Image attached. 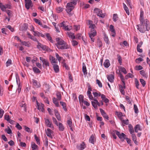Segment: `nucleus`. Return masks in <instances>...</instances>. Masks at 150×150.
Segmentation results:
<instances>
[{
    "mask_svg": "<svg viewBox=\"0 0 150 150\" xmlns=\"http://www.w3.org/2000/svg\"><path fill=\"white\" fill-rule=\"evenodd\" d=\"M37 48L39 50L40 49V48H41L43 50L47 52H50L52 51V50L48 47L41 44L39 42H38V44L37 45Z\"/></svg>",
    "mask_w": 150,
    "mask_h": 150,
    "instance_id": "3",
    "label": "nucleus"
},
{
    "mask_svg": "<svg viewBox=\"0 0 150 150\" xmlns=\"http://www.w3.org/2000/svg\"><path fill=\"white\" fill-rule=\"evenodd\" d=\"M50 59L52 64L56 63L55 58L52 56L51 55L50 56Z\"/></svg>",
    "mask_w": 150,
    "mask_h": 150,
    "instance_id": "36",
    "label": "nucleus"
},
{
    "mask_svg": "<svg viewBox=\"0 0 150 150\" xmlns=\"http://www.w3.org/2000/svg\"><path fill=\"white\" fill-rule=\"evenodd\" d=\"M43 142L44 145L45 147H47L48 145V141L47 138V137H44Z\"/></svg>",
    "mask_w": 150,
    "mask_h": 150,
    "instance_id": "37",
    "label": "nucleus"
},
{
    "mask_svg": "<svg viewBox=\"0 0 150 150\" xmlns=\"http://www.w3.org/2000/svg\"><path fill=\"white\" fill-rule=\"evenodd\" d=\"M60 104L62 106L63 108L64 111H67V108L66 107V103L62 101H60Z\"/></svg>",
    "mask_w": 150,
    "mask_h": 150,
    "instance_id": "28",
    "label": "nucleus"
},
{
    "mask_svg": "<svg viewBox=\"0 0 150 150\" xmlns=\"http://www.w3.org/2000/svg\"><path fill=\"white\" fill-rule=\"evenodd\" d=\"M88 24L89 25V28H91V31H92V30H95L94 29V28L95 27V25L93 23V21L91 20H88Z\"/></svg>",
    "mask_w": 150,
    "mask_h": 150,
    "instance_id": "18",
    "label": "nucleus"
},
{
    "mask_svg": "<svg viewBox=\"0 0 150 150\" xmlns=\"http://www.w3.org/2000/svg\"><path fill=\"white\" fill-rule=\"evenodd\" d=\"M36 103L38 106V109L42 112H44L45 109L44 107L45 106L44 105L41 103H39L37 100H36Z\"/></svg>",
    "mask_w": 150,
    "mask_h": 150,
    "instance_id": "9",
    "label": "nucleus"
},
{
    "mask_svg": "<svg viewBox=\"0 0 150 150\" xmlns=\"http://www.w3.org/2000/svg\"><path fill=\"white\" fill-rule=\"evenodd\" d=\"M119 76L120 77V79L122 81V82L123 84H125V79L124 77L122 75V74L120 72L119 74Z\"/></svg>",
    "mask_w": 150,
    "mask_h": 150,
    "instance_id": "42",
    "label": "nucleus"
},
{
    "mask_svg": "<svg viewBox=\"0 0 150 150\" xmlns=\"http://www.w3.org/2000/svg\"><path fill=\"white\" fill-rule=\"evenodd\" d=\"M87 95L88 96L89 99L91 100H93V97L92 95L91 94V92L87 91Z\"/></svg>",
    "mask_w": 150,
    "mask_h": 150,
    "instance_id": "40",
    "label": "nucleus"
},
{
    "mask_svg": "<svg viewBox=\"0 0 150 150\" xmlns=\"http://www.w3.org/2000/svg\"><path fill=\"white\" fill-rule=\"evenodd\" d=\"M67 123L68 125L69 126V127H71L72 126V123L71 120H68L67 121Z\"/></svg>",
    "mask_w": 150,
    "mask_h": 150,
    "instance_id": "63",
    "label": "nucleus"
},
{
    "mask_svg": "<svg viewBox=\"0 0 150 150\" xmlns=\"http://www.w3.org/2000/svg\"><path fill=\"white\" fill-rule=\"evenodd\" d=\"M134 112L136 113H138L139 112L137 106L135 104L134 105Z\"/></svg>",
    "mask_w": 150,
    "mask_h": 150,
    "instance_id": "52",
    "label": "nucleus"
},
{
    "mask_svg": "<svg viewBox=\"0 0 150 150\" xmlns=\"http://www.w3.org/2000/svg\"><path fill=\"white\" fill-rule=\"evenodd\" d=\"M122 123L124 124L128 125L129 123V120L128 119L122 120Z\"/></svg>",
    "mask_w": 150,
    "mask_h": 150,
    "instance_id": "62",
    "label": "nucleus"
},
{
    "mask_svg": "<svg viewBox=\"0 0 150 150\" xmlns=\"http://www.w3.org/2000/svg\"><path fill=\"white\" fill-rule=\"evenodd\" d=\"M45 35L47 40L51 43H53V41L52 39V37L50 36V34L49 33H47Z\"/></svg>",
    "mask_w": 150,
    "mask_h": 150,
    "instance_id": "27",
    "label": "nucleus"
},
{
    "mask_svg": "<svg viewBox=\"0 0 150 150\" xmlns=\"http://www.w3.org/2000/svg\"><path fill=\"white\" fill-rule=\"evenodd\" d=\"M110 64L108 59H106L105 60L103 63V66H110Z\"/></svg>",
    "mask_w": 150,
    "mask_h": 150,
    "instance_id": "48",
    "label": "nucleus"
},
{
    "mask_svg": "<svg viewBox=\"0 0 150 150\" xmlns=\"http://www.w3.org/2000/svg\"><path fill=\"white\" fill-rule=\"evenodd\" d=\"M123 86L121 85L119 86V90L122 94L123 95H125V91L124 90V89H125L126 88L125 83V84H123Z\"/></svg>",
    "mask_w": 150,
    "mask_h": 150,
    "instance_id": "14",
    "label": "nucleus"
},
{
    "mask_svg": "<svg viewBox=\"0 0 150 150\" xmlns=\"http://www.w3.org/2000/svg\"><path fill=\"white\" fill-rule=\"evenodd\" d=\"M140 81L142 84L143 86H145L146 84V82L145 81L144 79H140Z\"/></svg>",
    "mask_w": 150,
    "mask_h": 150,
    "instance_id": "57",
    "label": "nucleus"
},
{
    "mask_svg": "<svg viewBox=\"0 0 150 150\" xmlns=\"http://www.w3.org/2000/svg\"><path fill=\"white\" fill-rule=\"evenodd\" d=\"M89 142L93 144L95 142V138L93 135H92L89 139Z\"/></svg>",
    "mask_w": 150,
    "mask_h": 150,
    "instance_id": "35",
    "label": "nucleus"
},
{
    "mask_svg": "<svg viewBox=\"0 0 150 150\" xmlns=\"http://www.w3.org/2000/svg\"><path fill=\"white\" fill-rule=\"evenodd\" d=\"M94 11L97 13V15L102 18L105 17V15L102 13V11L98 8H96L94 9Z\"/></svg>",
    "mask_w": 150,
    "mask_h": 150,
    "instance_id": "6",
    "label": "nucleus"
},
{
    "mask_svg": "<svg viewBox=\"0 0 150 150\" xmlns=\"http://www.w3.org/2000/svg\"><path fill=\"white\" fill-rule=\"evenodd\" d=\"M27 35H28V38L31 39L32 40L34 41H36L37 42L38 44V42H39L37 40V38H35V36H33L31 35L29 32L27 33Z\"/></svg>",
    "mask_w": 150,
    "mask_h": 150,
    "instance_id": "17",
    "label": "nucleus"
},
{
    "mask_svg": "<svg viewBox=\"0 0 150 150\" xmlns=\"http://www.w3.org/2000/svg\"><path fill=\"white\" fill-rule=\"evenodd\" d=\"M67 34L68 37L71 39H75V37L74 35V34L71 32H67Z\"/></svg>",
    "mask_w": 150,
    "mask_h": 150,
    "instance_id": "26",
    "label": "nucleus"
},
{
    "mask_svg": "<svg viewBox=\"0 0 150 150\" xmlns=\"http://www.w3.org/2000/svg\"><path fill=\"white\" fill-rule=\"evenodd\" d=\"M107 78L109 81L111 83H113L114 81V74L108 75L107 76Z\"/></svg>",
    "mask_w": 150,
    "mask_h": 150,
    "instance_id": "15",
    "label": "nucleus"
},
{
    "mask_svg": "<svg viewBox=\"0 0 150 150\" xmlns=\"http://www.w3.org/2000/svg\"><path fill=\"white\" fill-rule=\"evenodd\" d=\"M98 45L99 47H100L102 46V43L101 40L100 39H98Z\"/></svg>",
    "mask_w": 150,
    "mask_h": 150,
    "instance_id": "53",
    "label": "nucleus"
},
{
    "mask_svg": "<svg viewBox=\"0 0 150 150\" xmlns=\"http://www.w3.org/2000/svg\"><path fill=\"white\" fill-rule=\"evenodd\" d=\"M64 9V8L59 7L57 8V13H60L62 12Z\"/></svg>",
    "mask_w": 150,
    "mask_h": 150,
    "instance_id": "58",
    "label": "nucleus"
},
{
    "mask_svg": "<svg viewBox=\"0 0 150 150\" xmlns=\"http://www.w3.org/2000/svg\"><path fill=\"white\" fill-rule=\"evenodd\" d=\"M78 0H71V2L69 3L70 4L74 6L76 4Z\"/></svg>",
    "mask_w": 150,
    "mask_h": 150,
    "instance_id": "49",
    "label": "nucleus"
},
{
    "mask_svg": "<svg viewBox=\"0 0 150 150\" xmlns=\"http://www.w3.org/2000/svg\"><path fill=\"white\" fill-rule=\"evenodd\" d=\"M34 20L36 23L38 24L41 26H42V23L40 20L36 18H34Z\"/></svg>",
    "mask_w": 150,
    "mask_h": 150,
    "instance_id": "45",
    "label": "nucleus"
},
{
    "mask_svg": "<svg viewBox=\"0 0 150 150\" xmlns=\"http://www.w3.org/2000/svg\"><path fill=\"white\" fill-rule=\"evenodd\" d=\"M50 88V86L49 84H45L43 85V88L45 93L49 91Z\"/></svg>",
    "mask_w": 150,
    "mask_h": 150,
    "instance_id": "23",
    "label": "nucleus"
},
{
    "mask_svg": "<svg viewBox=\"0 0 150 150\" xmlns=\"http://www.w3.org/2000/svg\"><path fill=\"white\" fill-rule=\"evenodd\" d=\"M86 147V145L84 142H83L80 145L77 146V148L79 150H83Z\"/></svg>",
    "mask_w": 150,
    "mask_h": 150,
    "instance_id": "16",
    "label": "nucleus"
},
{
    "mask_svg": "<svg viewBox=\"0 0 150 150\" xmlns=\"http://www.w3.org/2000/svg\"><path fill=\"white\" fill-rule=\"evenodd\" d=\"M79 99L80 103L81 102L82 103L84 101L83 100V96L81 95H80L79 96Z\"/></svg>",
    "mask_w": 150,
    "mask_h": 150,
    "instance_id": "54",
    "label": "nucleus"
},
{
    "mask_svg": "<svg viewBox=\"0 0 150 150\" xmlns=\"http://www.w3.org/2000/svg\"><path fill=\"white\" fill-rule=\"evenodd\" d=\"M33 35L34 36L38 37L41 36L43 38H45V35L38 31H35L33 33Z\"/></svg>",
    "mask_w": 150,
    "mask_h": 150,
    "instance_id": "19",
    "label": "nucleus"
},
{
    "mask_svg": "<svg viewBox=\"0 0 150 150\" xmlns=\"http://www.w3.org/2000/svg\"><path fill=\"white\" fill-rule=\"evenodd\" d=\"M91 104L92 106L93 107H94L95 109H98L97 103H96L94 102L93 101H92Z\"/></svg>",
    "mask_w": 150,
    "mask_h": 150,
    "instance_id": "61",
    "label": "nucleus"
},
{
    "mask_svg": "<svg viewBox=\"0 0 150 150\" xmlns=\"http://www.w3.org/2000/svg\"><path fill=\"white\" fill-rule=\"evenodd\" d=\"M118 18V17L117 16V14H114L113 15V21L115 22H116Z\"/></svg>",
    "mask_w": 150,
    "mask_h": 150,
    "instance_id": "51",
    "label": "nucleus"
},
{
    "mask_svg": "<svg viewBox=\"0 0 150 150\" xmlns=\"http://www.w3.org/2000/svg\"><path fill=\"white\" fill-rule=\"evenodd\" d=\"M139 72L140 74L143 77L145 78H147L148 77L147 74L145 73V71L144 70H141Z\"/></svg>",
    "mask_w": 150,
    "mask_h": 150,
    "instance_id": "30",
    "label": "nucleus"
},
{
    "mask_svg": "<svg viewBox=\"0 0 150 150\" xmlns=\"http://www.w3.org/2000/svg\"><path fill=\"white\" fill-rule=\"evenodd\" d=\"M45 122L46 125L47 127H51L52 123L48 119H45Z\"/></svg>",
    "mask_w": 150,
    "mask_h": 150,
    "instance_id": "24",
    "label": "nucleus"
},
{
    "mask_svg": "<svg viewBox=\"0 0 150 150\" xmlns=\"http://www.w3.org/2000/svg\"><path fill=\"white\" fill-rule=\"evenodd\" d=\"M34 137L37 144L39 145L40 144V140L39 138L36 135H34Z\"/></svg>",
    "mask_w": 150,
    "mask_h": 150,
    "instance_id": "46",
    "label": "nucleus"
},
{
    "mask_svg": "<svg viewBox=\"0 0 150 150\" xmlns=\"http://www.w3.org/2000/svg\"><path fill=\"white\" fill-rule=\"evenodd\" d=\"M87 95L88 96L89 99L91 100H93V97L92 95L91 94V92L87 91Z\"/></svg>",
    "mask_w": 150,
    "mask_h": 150,
    "instance_id": "39",
    "label": "nucleus"
},
{
    "mask_svg": "<svg viewBox=\"0 0 150 150\" xmlns=\"http://www.w3.org/2000/svg\"><path fill=\"white\" fill-rule=\"evenodd\" d=\"M87 95L88 96L89 99L91 100H93V97L92 95L91 94V92L87 91Z\"/></svg>",
    "mask_w": 150,
    "mask_h": 150,
    "instance_id": "41",
    "label": "nucleus"
},
{
    "mask_svg": "<svg viewBox=\"0 0 150 150\" xmlns=\"http://www.w3.org/2000/svg\"><path fill=\"white\" fill-rule=\"evenodd\" d=\"M86 66H82V71L84 75H86L87 74Z\"/></svg>",
    "mask_w": 150,
    "mask_h": 150,
    "instance_id": "47",
    "label": "nucleus"
},
{
    "mask_svg": "<svg viewBox=\"0 0 150 150\" xmlns=\"http://www.w3.org/2000/svg\"><path fill=\"white\" fill-rule=\"evenodd\" d=\"M64 22L63 21L58 24V25L60 27H63V28L65 30L67 31H69L71 29V26H69L68 25L66 26L64 24Z\"/></svg>",
    "mask_w": 150,
    "mask_h": 150,
    "instance_id": "8",
    "label": "nucleus"
},
{
    "mask_svg": "<svg viewBox=\"0 0 150 150\" xmlns=\"http://www.w3.org/2000/svg\"><path fill=\"white\" fill-rule=\"evenodd\" d=\"M23 127H24L25 130L27 132L31 133L32 132V130L30 128L28 127H27L26 126H24Z\"/></svg>",
    "mask_w": 150,
    "mask_h": 150,
    "instance_id": "43",
    "label": "nucleus"
},
{
    "mask_svg": "<svg viewBox=\"0 0 150 150\" xmlns=\"http://www.w3.org/2000/svg\"><path fill=\"white\" fill-rule=\"evenodd\" d=\"M45 132L47 136L49 137H51L52 136V131L50 129H47L46 130H45Z\"/></svg>",
    "mask_w": 150,
    "mask_h": 150,
    "instance_id": "31",
    "label": "nucleus"
},
{
    "mask_svg": "<svg viewBox=\"0 0 150 150\" xmlns=\"http://www.w3.org/2000/svg\"><path fill=\"white\" fill-rule=\"evenodd\" d=\"M116 134L118 137L122 141H123L124 139L126 137V136L124 133H122L121 134L120 132L116 130H115Z\"/></svg>",
    "mask_w": 150,
    "mask_h": 150,
    "instance_id": "7",
    "label": "nucleus"
},
{
    "mask_svg": "<svg viewBox=\"0 0 150 150\" xmlns=\"http://www.w3.org/2000/svg\"><path fill=\"white\" fill-rule=\"evenodd\" d=\"M25 1L26 8L27 9H29L32 5V3L31 0H25Z\"/></svg>",
    "mask_w": 150,
    "mask_h": 150,
    "instance_id": "12",
    "label": "nucleus"
},
{
    "mask_svg": "<svg viewBox=\"0 0 150 150\" xmlns=\"http://www.w3.org/2000/svg\"><path fill=\"white\" fill-rule=\"evenodd\" d=\"M6 131L8 134H10L12 133L11 130L8 127L7 129L6 130Z\"/></svg>",
    "mask_w": 150,
    "mask_h": 150,
    "instance_id": "64",
    "label": "nucleus"
},
{
    "mask_svg": "<svg viewBox=\"0 0 150 150\" xmlns=\"http://www.w3.org/2000/svg\"><path fill=\"white\" fill-rule=\"evenodd\" d=\"M103 40L106 44L109 45L110 43L109 39L108 36L105 32L103 33Z\"/></svg>",
    "mask_w": 150,
    "mask_h": 150,
    "instance_id": "13",
    "label": "nucleus"
},
{
    "mask_svg": "<svg viewBox=\"0 0 150 150\" xmlns=\"http://www.w3.org/2000/svg\"><path fill=\"white\" fill-rule=\"evenodd\" d=\"M68 3L66 6V11L69 14V13L74 8V6Z\"/></svg>",
    "mask_w": 150,
    "mask_h": 150,
    "instance_id": "10",
    "label": "nucleus"
},
{
    "mask_svg": "<svg viewBox=\"0 0 150 150\" xmlns=\"http://www.w3.org/2000/svg\"><path fill=\"white\" fill-rule=\"evenodd\" d=\"M119 71H120L125 74L127 73L126 69L122 66H120V67L119 68Z\"/></svg>",
    "mask_w": 150,
    "mask_h": 150,
    "instance_id": "34",
    "label": "nucleus"
},
{
    "mask_svg": "<svg viewBox=\"0 0 150 150\" xmlns=\"http://www.w3.org/2000/svg\"><path fill=\"white\" fill-rule=\"evenodd\" d=\"M21 43L22 45L27 47H29L30 45V43L29 41L26 42L22 41Z\"/></svg>",
    "mask_w": 150,
    "mask_h": 150,
    "instance_id": "29",
    "label": "nucleus"
},
{
    "mask_svg": "<svg viewBox=\"0 0 150 150\" xmlns=\"http://www.w3.org/2000/svg\"><path fill=\"white\" fill-rule=\"evenodd\" d=\"M123 6L124 8L126 11V13L128 15H129V12L128 8L125 4L124 3H123Z\"/></svg>",
    "mask_w": 150,
    "mask_h": 150,
    "instance_id": "33",
    "label": "nucleus"
},
{
    "mask_svg": "<svg viewBox=\"0 0 150 150\" xmlns=\"http://www.w3.org/2000/svg\"><path fill=\"white\" fill-rule=\"evenodd\" d=\"M57 126L58 127L59 130L60 131H63L64 129V125L61 123L59 122L58 124L57 122Z\"/></svg>",
    "mask_w": 150,
    "mask_h": 150,
    "instance_id": "20",
    "label": "nucleus"
},
{
    "mask_svg": "<svg viewBox=\"0 0 150 150\" xmlns=\"http://www.w3.org/2000/svg\"><path fill=\"white\" fill-rule=\"evenodd\" d=\"M0 8L2 11H5V6L2 5L1 3H0Z\"/></svg>",
    "mask_w": 150,
    "mask_h": 150,
    "instance_id": "59",
    "label": "nucleus"
},
{
    "mask_svg": "<svg viewBox=\"0 0 150 150\" xmlns=\"http://www.w3.org/2000/svg\"><path fill=\"white\" fill-rule=\"evenodd\" d=\"M33 70L35 73H39L40 72V71L37 67H34L33 68Z\"/></svg>",
    "mask_w": 150,
    "mask_h": 150,
    "instance_id": "50",
    "label": "nucleus"
},
{
    "mask_svg": "<svg viewBox=\"0 0 150 150\" xmlns=\"http://www.w3.org/2000/svg\"><path fill=\"white\" fill-rule=\"evenodd\" d=\"M40 59L42 61L44 65L49 66V63L47 60L41 57H40Z\"/></svg>",
    "mask_w": 150,
    "mask_h": 150,
    "instance_id": "21",
    "label": "nucleus"
},
{
    "mask_svg": "<svg viewBox=\"0 0 150 150\" xmlns=\"http://www.w3.org/2000/svg\"><path fill=\"white\" fill-rule=\"evenodd\" d=\"M134 129L135 132L136 133L138 132V131H141L142 130V129L141 128V126L139 124L136 125Z\"/></svg>",
    "mask_w": 150,
    "mask_h": 150,
    "instance_id": "22",
    "label": "nucleus"
},
{
    "mask_svg": "<svg viewBox=\"0 0 150 150\" xmlns=\"http://www.w3.org/2000/svg\"><path fill=\"white\" fill-rule=\"evenodd\" d=\"M16 77L17 84L18 86V88L17 89V91L18 93H19L21 91V85L20 79L17 73L16 74Z\"/></svg>",
    "mask_w": 150,
    "mask_h": 150,
    "instance_id": "4",
    "label": "nucleus"
},
{
    "mask_svg": "<svg viewBox=\"0 0 150 150\" xmlns=\"http://www.w3.org/2000/svg\"><path fill=\"white\" fill-rule=\"evenodd\" d=\"M32 80L33 86L34 88H38L40 87L41 85L39 82L34 79H32Z\"/></svg>",
    "mask_w": 150,
    "mask_h": 150,
    "instance_id": "11",
    "label": "nucleus"
},
{
    "mask_svg": "<svg viewBox=\"0 0 150 150\" xmlns=\"http://www.w3.org/2000/svg\"><path fill=\"white\" fill-rule=\"evenodd\" d=\"M96 83L98 84V86L100 88H102L103 85L101 82L98 79L96 80Z\"/></svg>",
    "mask_w": 150,
    "mask_h": 150,
    "instance_id": "56",
    "label": "nucleus"
},
{
    "mask_svg": "<svg viewBox=\"0 0 150 150\" xmlns=\"http://www.w3.org/2000/svg\"><path fill=\"white\" fill-rule=\"evenodd\" d=\"M149 22L147 19L145 21L140 22V24L137 25V29L142 33H144L146 31H149L150 27L149 26Z\"/></svg>",
    "mask_w": 150,
    "mask_h": 150,
    "instance_id": "1",
    "label": "nucleus"
},
{
    "mask_svg": "<svg viewBox=\"0 0 150 150\" xmlns=\"http://www.w3.org/2000/svg\"><path fill=\"white\" fill-rule=\"evenodd\" d=\"M144 16V12L142 11H140V22H142V21H145V19H144L143 17Z\"/></svg>",
    "mask_w": 150,
    "mask_h": 150,
    "instance_id": "25",
    "label": "nucleus"
},
{
    "mask_svg": "<svg viewBox=\"0 0 150 150\" xmlns=\"http://www.w3.org/2000/svg\"><path fill=\"white\" fill-rule=\"evenodd\" d=\"M57 47L59 49L64 50L70 48V46L62 38L57 36Z\"/></svg>",
    "mask_w": 150,
    "mask_h": 150,
    "instance_id": "2",
    "label": "nucleus"
},
{
    "mask_svg": "<svg viewBox=\"0 0 150 150\" xmlns=\"http://www.w3.org/2000/svg\"><path fill=\"white\" fill-rule=\"evenodd\" d=\"M97 32L96 30H92L90 33H88L89 37L91 38V41L93 42L95 40L94 37L96 35Z\"/></svg>",
    "mask_w": 150,
    "mask_h": 150,
    "instance_id": "5",
    "label": "nucleus"
},
{
    "mask_svg": "<svg viewBox=\"0 0 150 150\" xmlns=\"http://www.w3.org/2000/svg\"><path fill=\"white\" fill-rule=\"evenodd\" d=\"M87 95L88 96L89 99L91 100H93V97L92 95L91 94V92L87 91Z\"/></svg>",
    "mask_w": 150,
    "mask_h": 150,
    "instance_id": "38",
    "label": "nucleus"
},
{
    "mask_svg": "<svg viewBox=\"0 0 150 150\" xmlns=\"http://www.w3.org/2000/svg\"><path fill=\"white\" fill-rule=\"evenodd\" d=\"M4 119L8 122L10 119L9 115H4Z\"/></svg>",
    "mask_w": 150,
    "mask_h": 150,
    "instance_id": "60",
    "label": "nucleus"
},
{
    "mask_svg": "<svg viewBox=\"0 0 150 150\" xmlns=\"http://www.w3.org/2000/svg\"><path fill=\"white\" fill-rule=\"evenodd\" d=\"M6 27L7 28H8L10 31L13 32H14V28H12L10 25H8L6 26Z\"/></svg>",
    "mask_w": 150,
    "mask_h": 150,
    "instance_id": "55",
    "label": "nucleus"
},
{
    "mask_svg": "<svg viewBox=\"0 0 150 150\" xmlns=\"http://www.w3.org/2000/svg\"><path fill=\"white\" fill-rule=\"evenodd\" d=\"M31 148L32 149H38V146L37 145H36L35 143L32 142L31 144Z\"/></svg>",
    "mask_w": 150,
    "mask_h": 150,
    "instance_id": "44",
    "label": "nucleus"
},
{
    "mask_svg": "<svg viewBox=\"0 0 150 150\" xmlns=\"http://www.w3.org/2000/svg\"><path fill=\"white\" fill-rule=\"evenodd\" d=\"M128 127L130 134L134 133V130L132 126L130 124L129 125Z\"/></svg>",
    "mask_w": 150,
    "mask_h": 150,
    "instance_id": "32",
    "label": "nucleus"
}]
</instances>
